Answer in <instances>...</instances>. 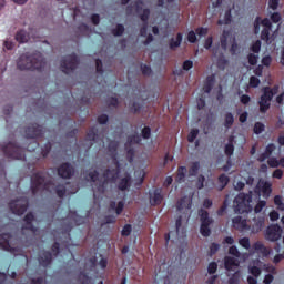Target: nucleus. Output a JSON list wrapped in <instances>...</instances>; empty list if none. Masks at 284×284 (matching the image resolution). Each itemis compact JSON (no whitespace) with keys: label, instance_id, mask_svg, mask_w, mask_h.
I'll return each mask as SVG.
<instances>
[{"label":"nucleus","instance_id":"1","mask_svg":"<svg viewBox=\"0 0 284 284\" xmlns=\"http://www.w3.org/2000/svg\"><path fill=\"white\" fill-rule=\"evenodd\" d=\"M119 174H121V164L115 156H113V165L104 171L102 179L99 178L97 170L89 172L94 199H97V194H103L105 192L108 183H116Z\"/></svg>","mask_w":284,"mask_h":284},{"label":"nucleus","instance_id":"2","mask_svg":"<svg viewBox=\"0 0 284 284\" xmlns=\"http://www.w3.org/2000/svg\"><path fill=\"white\" fill-rule=\"evenodd\" d=\"M18 70H43L45 68V59L41 52L23 53L17 60Z\"/></svg>","mask_w":284,"mask_h":284},{"label":"nucleus","instance_id":"3","mask_svg":"<svg viewBox=\"0 0 284 284\" xmlns=\"http://www.w3.org/2000/svg\"><path fill=\"white\" fill-rule=\"evenodd\" d=\"M178 212H183L184 215H180L175 221V230L176 233L181 232V227L183 225V219L190 221V216H192V199L189 196L182 197L176 204Z\"/></svg>","mask_w":284,"mask_h":284},{"label":"nucleus","instance_id":"4","mask_svg":"<svg viewBox=\"0 0 284 284\" xmlns=\"http://www.w3.org/2000/svg\"><path fill=\"white\" fill-rule=\"evenodd\" d=\"M250 203H252V191L250 194H237L233 201V209L235 214H250V212H252V206Z\"/></svg>","mask_w":284,"mask_h":284},{"label":"nucleus","instance_id":"5","mask_svg":"<svg viewBox=\"0 0 284 284\" xmlns=\"http://www.w3.org/2000/svg\"><path fill=\"white\" fill-rule=\"evenodd\" d=\"M262 92L263 93L260 98L258 105L261 114H265L272 105V99H274V95L278 92V87H274L273 89L265 87L263 88Z\"/></svg>","mask_w":284,"mask_h":284},{"label":"nucleus","instance_id":"6","mask_svg":"<svg viewBox=\"0 0 284 284\" xmlns=\"http://www.w3.org/2000/svg\"><path fill=\"white\" fill-rule=\"evenodd\" d=\"M1 152H3L7 159H16L18 161H23V159H26V153H23V148L18 146V144L14 142L2 144Z\"/></svg>","mask_w":284,"mask_h":284},{"label":"nucleus","instance_id":"7","mask_svg":"<svg viewBox=\"0 0 284 284\" xmlns=\"http://www.w3.org/2000/svg\"><path fill=\"white\" fill-rule=\"evenodd\" d=\"M199 216H200V233L202 234V236H210V234H212V229L210 227V225L214 224V219L210 217V212L201 209L199 211Z\"/></svg>","mask_w":284,"mask_h":284},{"label":"nucleus","instance_id":"8","mask_svg":"<svg viewBox=\"0 0 284 284\" xmlns=\"http://www.w3.org/2000/svg\"><path fill=\"white\" fill-rule=\"evenodd\" d=\"M79 65V57L77 54L67 55L61 60L60 68L64 74H72Z\"/></svg>","mask_w":284,"mask_h":284},{"label":"nucleus","instance_id":"9","mask_svg":"<svg viewBox=\"0 0 284 284\" xmlns=\"http://www.w3.org/2000/svg\"><path fill=\"white\" fill-rule=\"evenodd\" d=\"M41 190H48V182L43 173H36L31 178V192L33 196H37Z\"/></svg>","mask_w":284,"mask_h":284},{"label":"nucleus","instance_id":"10","mask_svg":"<svg viewBox=\"0 0 284 284\" xmlns=\"http://www.w3.org/2000/svg\"><path fill=\"white\" fill-rule=\"evenodd\" d=\"M254 193L257 194L258 199L262 196L265 201H267V199L272 196V183L260 179L256 186L254 187Z\"/></svg>","mask_w":284,"mask_h":284},{"label":"nucleus","instance_id":"11","mask_svg":"<svg viewBox=\"0 0 284 284\" xmlns=\"http://www.w3.org/2000/svg\"><path fill=\"white\" fill-rule=\"evenodd\" d=\"M9 209L11 210L12 214H17L18 216L26 214V212H28V197L22 196L11 201L9 203Z\"/></svg>","mask_w":284,"mask_h":284},{"label":"nucleus","instance_id":"12","mask_svg":"<svg viewBox=\"0 0 284 284\" xmlns=\"http://www.w3.org/2000/svg\"><path fill=\"white\" fill-rule=\"evenodd\" d=\"M19 243V239L14 237L10 233H3L0 235V247L6 252H14L17 250L14 245Z\"/></svg>","mask_w":284,"mask_h":284},{"label":"nucleus","instance_id":"13","mask_svg":"<svg viewBox=\"0 0 284 284\" xmlns=\"http://www.w3.org/2000/svg\"><path fill=\"white\" fill-rule=\"evenodd\" d=\"M262 26L264 29L261 32V39L265 41L266 45H272V42L276 39V34L273 33L270 36V32H272V21L265 18L262 20Z\"/></svg>","mask_w":284,"mask_h":284},{"label":"nucleus","instance_id":"14","mask_svg":"<svg viewBox=\"0 0 284 284\" xmlns=\"http://www.w3.org/2000/svg\"><path fill=\"white\" fill-rule=\"evenodd\" d=\"M142 139L139 134L129 135L126 143H125V150H126V159L129 163H132L134 161V149H130V145H136L141 143Z\"/></svg>","mask_w":284,"mask_h":284},{"label":"nucleus","instance_id":"15","mask_svg":"<svg viewBox=\"0 0 284 284\" xmlns=\"http://www.w3.org/2000/svg\"><path fill=\"white\" fill-rule=\"evenodd\" d=\"M283 236V229L278 224H273L266 229L265 239L271 243H276Z\"/></svg>","mask_w":284,"mask_h":284},{"label":"nucleus","instance_id":"16","mask_svg":"<svg viewBox=\"0 0 284 284\" xmlns=\"http://www.w3.org/2000/svg\"><path fill=\"white\" fill-rule=\"evenodd\" d=\"M32 221H34V214L28 213L24 216V224L21 227V234L23 236H26L27 232L29 234H32V236H34V234H37V227H34V225L32 224Z\"/></svg>","mask_w":284,"mask_h":284},{"label":"nucleus","instance_id":"17","mask_svg":"<svg viewBox=\"0 0 284 284\" xmlns=\"http://www.w3.org/2000/svg\"><path fill=\"white\" fill-rule=\"evenodd\" d=\"M58 174L61 179H72L77 174V169L71 163L65 162L58 168Z\"/></svg>","mask_w":284,"mask_h":284},{"label":"nucleus","instance_id":"18","mask_svg":"<svg viewBox=\"0 0 284 284\" xmlns=\"http://www.w3.org/2000/svg\"><path fill=\"white\" fill-rule=\"evenodd\" d=\"M55 194L59 199H64V196H69L70 194H77V187H72L71 183L58 184L55 186Z\"/></svg>","mask_w":284,"mask_h":284},{"label":"nucleus","instance_id":"19","mask_svg":"<svg viewBox=\"0 0 284 284\" xmlns=\"http://www.w3.org/2000/svg\"><path fill=\"white\" fill-rule=\"evenodd\" d=\"M27 139H39V136H43V128L37 123L29 125L26 129Z\"/></svg>","mask_w":284,"mask_h":284},{"label":"nucleus","instance_id":"20","mask_svg":"<svg viewBox=\"0 0 284 284\" xmlns=\"http://www.w3.org/2000/svg\"><path fill=\"white\" fill-rule=\"evenodd\" d=\"M239 265H241L239 258L232 256L224 257V267L227 272V276H230V272H239Z\"/></svg>","mask_w":284,"mask_h":284},{"label":"nucleus","instance_id":"21","mask_svg":"<svg viewBox=\"0 0 284 284\" xmlns=\"http://www.w3.org/2000/svg\"><path fill=\"white\" fill-rule=\"evenodd\" d=\"M248 273L250 275L247 276V283L248 284H258V276H261L262 271L258 266L256 265H250L248 266Z\"/></svg>","mask_w":284,"mask_h":284},{"label":"nucleus","instance_id":"22","mask_svg":"<svg viewBox=\"0 0 284 284\" xmlns=\"http://www.w3.org/2000/svg\"><path fill=\"white\" fill-rule=\"evenodd\" d=\"M99 130L95 129V126L91 128L87 134L85 138V148L87 150H90V148H92L93 143H97V141H99L100 136L98 134Z\"/></svg>","mask_w":284,"mask_h":284},{"label":"nucleus","instance_id":"23","mask_svg":"<svg viewBox=\"0 0 284 284\" xmlns=\"http://www.w3.org/2000/svg\"><path fill=\"white\" fill-rule=\"evenodd\" d=\"M253 247L256 254H261L263 258H267L274 252L272 248L263 245V242H255Z\"/></svg>","mask_w":284,"mask_h":284},{"label":"nucleus","instance_id":"24","mask_svg":"<svg viewBox=\"0 0 284 284\" xmlns=\"http://www.w3.org/2000/svg\"><path fill=\"white\" fill-rule=\"evenodd\" d=\"M263 227H265V217L258 216L253 219V223L251 225L252 234H258V232L263 231Z\"/></svg>","mask_w":284,"mask_h":284},{"label":"nucleus","instance_id":"25","mask_svg":"<svg viewBox=\"0 0 284 284\" xmlns=\"http://www.w3.org/2000/svg\"><path fill=\"white\" fill-rule=\"evenodd\" d=\"M143 27L140 29L141 37H148V20L150 19V9H144L143 14H140Z\"/></svg>","mask_w":284,"mask_h":284},{"label":"nucleus","instance_id":"26","mask_svg":"<svg viewBox=\"0 0 284 284\" xmlns=\"http://www.w3.org/2000/svg\"><path fill=\"white\" fill-rule=\"evenodd\" d=\"M161 192V189H155L153 193H150L151 205H161L163 203V194Z\"/></svg>","mask_w":284,"mask_h":284},{"label":"nucleus","instance_id":"27","mask_svg":"<svg viewBox=\"0 0 284 284\" xmlns=\"http://www.w3.org/2000/svg\"><path fill=\"white\" fill-rule=\"evenodd\" d=\"M39 263L42 267H48L52 263V253L50 251H42L39 255Z\"/></svg>","mask_w":284,"mask_h":284},{"label":"nucleus","instance_id":"28","mask_svg":"<svg viewBox=\"0 0 284 284\" xmlns=\"http://www.w3.org/2000/svg\"><path fill=\"white\" fill-rule=\"evenodd\" d=\"M131 185H132V176L126 173L124 178H122L118 183V189L121 190V192H125V190H130Z\"/></svg>","mask_w":284,"mask_h":284},{"label":"nucleus","instance_id":"29","mask_svg":"<svg viewBox=\"0 0 284 284\" xmlns=\"http://www.w3.org/2000/svg\"><path fill=\"white\" fill-rule=\"evenodd\" d=\"M14 39L18 41V43H28L30 34L24 29H21L16 32Z\"/></svg>","mask_w":284,"mask_h":284},{"label":"nucleus","instance_id":"30","mask_svg":"<svg viewBox=\"0 0 284 284\" xmlns=\"http://www.w3.org/2000/svg\"><path fill=\"white\" fill-rule=\"evenodd\" d=\"M182 42H183V33H178L176 39L171 38L169 41L170 50H176V48H181Z\"/></svg>","mask_w":284,"mask_h":284},{"label":"nucleus","instance_id":"31","mask_svg":"<svg viewBox=\"0 0 284 284\" xmlns=\"http://www.w3.org/2000/svg\"><path fill=\"white\" fill-rule=\"evenodd\" d=\"M214 81H216V77L214 74L209 75L206 78V81H205L204 88H203L205 94H210V92H212V89L214 88Z\"/></svg>","mask_w":284,"mask_h":284},{"label":"nucleus","instance_id":"32","mask_svg":"<svg viewBox=\"0 0 284 284\" xmlns=\"http://www.w3.org/2000/svg\"><path fill=\"white\" fill-rule=\"evenodd\" d=\"M73 221L74 225H83V223H85V217L83 216H79L77 213H70L69 216L64 220L65 223H68L69 221Z\"/></svg>","mask_w":284,"mask_h":284},{"label":"nucleus","instance_id":"33","mask_svg":"<svg viewBox=\"0 0 284 284\" xmlns=\"http://www.w3.org/2000/svg\"><path fill=\"white\" fill-rule=\"evenodd\" d=\"M233 227H236L237 230H247V222L243 220L241 216H236L232 220Z\"/></svg>","mask_w":284,"mask_h":284},{"label":"nucleus","instance_id":"34","mask_svg":"<svg viewBox=\"0 0 284 284\" xmlns=\"http://www.w3.org/2000/svg\"><path fill=\"white\" fill-rule=\"evenodd\" d=\"M219 190H225L227 187V184L230 183V176H227L225 173H222L219 178Z\"/></svg>","mask_w":284,"mask_h":284},{"label":"nucleus","instance_id":"35","mask_svg":"<svg viewBox=\"0 0 284 284\" xmlns=\"http://www.w3.org/2000/svg\"><path fill=\"white\" fill-rule=\"evenodd\" d=\"M224 153L229 159L234 154V138L229 139V143L224 146Z\"/></svg>","mask_w":284,"mask_h":284},{"label":"nucleus","instance_id":"36","mask_svg":"<svg viewBox=\"0 0 284 284\" xmlns=\"http://www.w3.org/2000/svg\"><path fill=\"white\" fill-rule=\"evenodd\" d=\"M234 125V114L232 112H226L224 115V128L230 130Z\"/></svg>","mask_w":284,"mask_h":284},{"label":"nucleus","instance_id":"37","mask_svg":"<svg viewBox=\"0 0 284 284\" xmlns=\"http://www.w3.org/2000/svg\"><path fill=\"white\" fill-rule=\"evenodd\" d=\"M124 32H125V26H123L122 23H118L115 28L111 30V34H113V37H123Z\"/></svg>","mask_w":284,"mask_h":284},{"label":"nucleus","instance_id":"38","mask_svg":"<svg viewBox=\"0 0 284 284\" xmlns=\"http://www.w3.org/2000/svg\"><path fill=\"white\" fill-rule=\"evenodd\" d=\"M241 283V271H235L229 278V284H239Z\"/></svg>","mask_w":284,"mask_h":284},{"label":"nucleus","instance_id":"39","mask_svg":"<svg viewBox=\"0 0 284 284\" xmlns=\"http://www.w3.org/2000/svg\"><path fill=\"white\" fill-rule=\"evenodd\" d=\"M187 174V168L180 166L178 169V181L181 183V181H185V176Z\"/></svg>","mask_w":284,"mask_h":284},{"label":"nucleus","instance_id":"40","mask_svg":"<svg viewBox=\"0 0 284 284\" xmlns=\"http://www.w3.org/2000/svg\"><path fill=\"white\" fill-rule=\"evenodd\" d=\"M229 61L225 59L224 54H221L217 59V68L219 70H224L227 65Z\"/></svg>","mask_w":284,"mask_h":284},{"label":"nucleus","instance_id":"41","mask_svg":"<svg viewBox=\"0 0 284 284\" xmlns=\"http://www.w3.org/2000/svg\"><path fill=\"white\" fill-rule=\"evenodd\" d=\"M267 205V202L265 200H258L257 204L254 207L255 214H261L263 212V207Z\"/></svg>","mask_w":284,"mask_h":284},{"label":"nucleus","instance_id":"42","mask_svg":"<svg viewBox=\"0 0 284 284\" xmlns=\"http://www.w3.org/2000/svg\"><path fill=\"white\" fill-rule=\"evenodd\" d=\"M265 130V124L262 122H255L253 132L254 134H263V131Z\"/></svg>","mask_w":284,"mask_h":284},{"label":"nucleus","instance_id":"43","mask_svg":"<svg viewBox=\"0 0 284 284\" xmlns=\"http://www.w3.org/2000/svg\"><path fill=\"white\" fill-rule=\"evenodd\" d=\"M263 271L266 272L267 274H277L276 266L272 264H263Z\"/></svg>","mask_w":284,"mask_h":284},{"label":"nucleus","instance_id":"44","mask_svg":"<svg viewBox=\"0 0 284 284\" xmlns=\"http://www.w3.org/2000/svg\"><path fill=\"white\" fill-rule=\"evenodd\" d=\"M199 129H192L189 133L187 141L189 143H194L196 141V136H199Z\"/></svg>","mask_w":284,"mask_h":284},{"label":"nucleus","instance_id":"45","mask_svg":"<svg viewBox=\"0 0 284 284\" xmlns=\"http://www.w3.org/2000/svg\"><path fill=\"white\" fill-rule=\"evenodd\" d=\"M227 31H223L220 41H221V48L223 50H227Z\"/></svg>","mask_w":284,"mask_h":284},{"label":"nucleus","instance_id":"46","mask_svg":"<svg viewBox=\"0 0 284 284\" xmlns=\"http://www.w3.org/2000/svg\"><path fill=\"white\" fill-rule=\"evenodd\" d=\"M239 244L244 247V250H250L252 245L250 244V237H242L239 240Z\"/></svg>","mask_w":284,"mask_h":284},{"label":"nucleus","instance_id":"47","mask_svg":"<svg viewBox=\"0 0 284 284\" xmlns=\"http://www.w3.org/2000/svg\"><path fill=\"white\" fill-rule=\"evenodd\" d=\"M195 187H197V190H203V187H205V176L204 175L197 176Z\"/></svg>","mask_w":284,"mask_h":284},{"label":"nucleus","instance_id":"48","mask_svg":"<svg viewBox=\"0 0 284 284\" xmlns=\"http://www.w3.org/2000/svg\"><path fill=\"white\" fill-rule=\"evenodd\" d=\"M201 168V164L199 162H194L190 169V174L191 176H196V174L199 173V170Z\"/></svg>","mask_w":284,"mask_h":284},{"label":"nucleus","instance_id":"49","mask_svg":"<svg viewBox=\"0 0 284 284\" xmlns=\"http://www.w3.org/2000/svg\"><path fill=\"white\" fill-rule=\"evenodd\" d=\"M229 254H231V256H234V258H241V252L236 246H231L229 248Z\"/></svg>","mask_w":284,"mask_h":284},{"label":"nucleus","instance_id":"50","mask_svg":"<svg viewBox=\"0 0 284 284\" xmlns=\"http://www.w3.org/2000/svg\"><path fill=\"white\" fill-rule=\"evenodd\" d=\"M132 234V225L125 224L121 231L122 236H130Z\"/></svg>","mask_w":284,"mask_h":284},{"label":"nucleus","instance_id":"51","mask_svg":"<svg viewBox=\"0 0 284 284\" xmlns=\"http://www.w3.org/2000/svg\"><path fill=\"white\" fill-rule=\"evenodd\" d=\"M251 50L255 54H258L261 52V40H256L255 42H253V44L251 45Z\"/></svg>","mask_w":284,"mask_h":284},{"label":"nucleus","instance_id":"52","mask_svg":"<svg viewBox=\"0 0 284 284\" xmlns=\"http://www.w3.org/2000/svg\"><path fill=\"white\" fill-rule=\"evenodd\" d=\"M217 270H219V264H216V262H211L207 266L209 274H216Z\"/></svg>","mask_w":284,"mask_h":284},{"label":"nucleus","instance_id":"53","mask_svg":"<svg viewBox=\"0 0 284 284\" xmlns=\"http://www.w3.org/2000/svg\"><path fill=\"white\" fill-rule=\"evenodd\" d=\"M150 136H152V129H150V126H144L142 129V139H150Z\"/></svg>","mask_w":284,"mask_h":284},{"label":"nucleus","instance_id":"54","mask_svg":"<svg viewBox=\"0 0 284 284\" xmlns=\"http://www.w3.org/2000/svg\"><path fill=\"white\" fill-rule=\"evenodd\" d=\"M247 59H248L250 65H256V63H258V55H256L254 53H250L247 55Z\"/></svg>","mask_w":284,"mask_h":284},{"label":"nucleus","instance_id":"55","mask_svg":"<svg viewBox=\"0 0 284 284\" xmlns=\"http://www.w3.org/2000/svg\"><path fill=\"white\" fill-rule=\"evenodd\" d=\"M261 85V80L254 75L250 78V87L251 88H258Z\"/></svg>","mask_w":284,"mask_h":284},{"label":"nucleus","instance_id":"56","mask_svg":"<svg viewBox=\"0 0 284 284\" xmlns=\"http://www.w3.org/2000/svg\"><path fill=\"white\" fill-rule=\"evenodd\" d=\"M232 23V10H226L224 14V26Z\"/></svg>","mask_w":284,"mask_h":284},{"label":"nucleus","instance_id":"57","mask_svg":"<svg viewBox=\"0 0 284 284\" xmlns=\"http://www.w3.org/2000/svg\"><path fill=\"white\" fill-rule=\"evenodd\" d=\"M144 10L145 9H143V1L140 0L139 2L135 3V12L139 17H141V14H143Z\"/></svg>","mask_w":284,"mask_h":284},{"label":"nucleus","instance_id":"58","mask_svg":"<svg viewBox=\"0 0 284 284\" xmlns=\"http://www.w3.org/2000/svg\"><path fill=\"white\" fill-rule=\"evenodd\" d=\"M142 74L150 77L152 74V69L148 64H141Z\"/></svg>","mask_w":284,"mask_h":284},{"label":"nucleus","instance_id":"59","mask_svg":"<svg viewBox=\"0 0 284 284\" xmlns=\"http://www.w3.org/2000/svg\"><path fill=\"white\" fill-rule=\"evenodd\" d=\"M220 248L221 246L217 243H212L210 246V256H214Z\"/></svg>","mask_w":284,"mask_h":284},{"label":"nucleus","instance_id":"60","mask_svg":"<svg viewBox=\"0 0 284 284\" xmlns=\"http://www.w3.org/2000/svg\"><path fill=\"white\" fill-rule=\"evenodd\" d=\"M95 68L98 74H103V61L101 59L95 60Z\"/></svg>","mask_w":284,"mask_h":284},{"label":"nucleus","instance_id":"61","mask_svg":"<svg viewBox=\"0 0 284 284\" xmlns=\"http://www.w3.org/2000/svg\"><path fill=\"white\" fill-rule=\"evenodd\" d=\"M267 164L270 165V168H278V165H281L276 158L268 159Z\"/></svg>","mask_w":284,"mask_h":284},{"label":"nucleus","instance_id":"62","mask_svg":"<svg viewBox=\"0 0 284 284\" xmlns=\"http://www.w3.org/2000/svg\"><path fill=\"white\" fill-rule=\"evenodd\" d=\"M196 34H197L196 32L190 31L187 33V42L189 43H194L196 41Z\"/></svg>","mask_w":284,"mask_h":284},{"label":"nucleus","instance_id":"63","mask_svg":"<svg viewBox=\"0 0 284 284\" xmlns=\"http://www.w3.org/2000/svg\"><path fill=\"white\" fill-rule=\"evenodd\" d=\"M264 284H272L274 283V274H266L263 280Z\"/></svg>","mask_w":284,"mask_h":284},{"label":"nucleus","instance_id":"64","mask_svg":"<svg viewBox=\"0 0 284 284\" xmlns=\"http://www.w3.org/2000/svg\"><path fill=\"white\" fill-rule=\"evenodd\" d=\"M195 33L200 37H205L207 34V28L200 27L195 30Z\"/></svg>","mask_w":284,"mask_h":284}]
</instances>
